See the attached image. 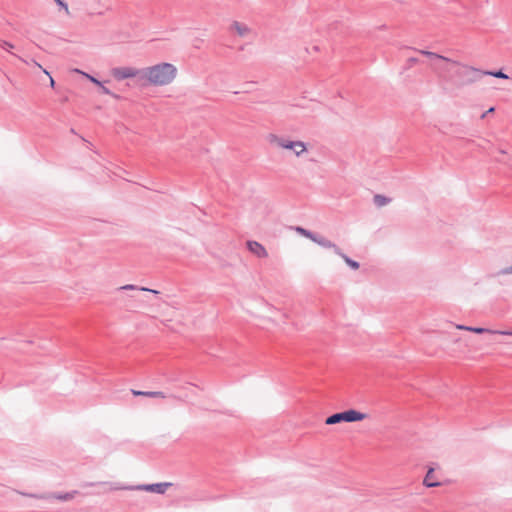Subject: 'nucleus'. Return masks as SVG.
I'll return each instance as SVG.
<instances>
[{"label":"nucleus","instance_id":"nucleus-5","mask_svg":"<svg viewBox=\"0 0 512 512\" xmlns=\"http://www.w3.org/2000/svg\"><path fill=\"white\" fill-rule=\"evenodd\" d=\"M367 418L365 413L350 409L340 413L332 414L327 417L325 423L327 425H334L340 422H355L362 421Z\"/></svg>","mask_w":512,"mask_h":512},{"label":"nucleus","instance_id":"nucleus-31","mask_svg":"<svg viewBox=\"0 0 512 512\" xmlns=\"http://www.w3.org/2000/svg\"><path fill=\"white\" fill-rule=\"evenodd\" d=\"M19 59H20L22 62H24V63H28L25 59H23V58H21V57H19Z\"/></svg>","mask_w":512,"mask_h":512},{"label":"nucleus","instance_id":"nucleus-12","mask_svg":"<svg viewBox=\"0 0 512 512\" xmlns=\"http://www.w3.org/2000/svg\"><path fill=\"white\" fill-rule=\"evenodd\" d=\"M133 395L135 396H145L151 398H165L166 395L161 391H138L132 390Z\"/></svg>","mask_w":512,"mask_h":512},{"label":"nucleus","instance_id":"nucleus-4","mask_svg":"<svg viewBox=\"0 0 512 512\" xmlns=\"http://www.w3.org/2000/svg\"><path fill=\"white\" fill-rule=\"evenodd\" d=\"M267 141L270 145L291 151L296 157H301L307 152V145L300 140H290L277 134H269Z\"/></svg>","mask_w":512,"mask_h":512},{"label":"nucleus","instance_id":"nucleus-2","mask_svg":"<svg viewBox=\"0 0 512 512\" xmlns=\"http://www.w3.org/2000/svg\"><path fill=\"white\" fill-rule=\"evenodd\" d=\"M177 76L175 65L167 62L159 63L143 68L142 79L154 86H166L174 81Z\"/></svg>","mask_w":512,"mask_h":512},{"label":"nucleus","instance_id":"nucleus-9","mask_svg":"<svg viewBox=\"0 0 512 512\" xmlns=\"http://www.w3.org/2000/svg\"><path fill=\"white\" fill-rule=\"evenodd\" d=\"M247 249L258 258H266L268 256L265 247L257 241H247Z\"/></svg>","mask_w":512,"mask_h":512},{"label":"nucleus","instance_id":"nucleus-28","mask_svg":"<svg viewBox=\"0 0 512 512\" xmlns=\"http://www.w3.org/2000/svg\"><path fill=\"white\" fill-rule=\"evenodd\" d=\"M43 72H44L46 75H48V76H49V78H50V85H51V87H54L55 82H54V79L50 76L49 72H48L46 69H43Z\"/></svg>","mask_w":512,"mask_h":512},{"label":"nucleus","instance_id":"nucleus-18","mask_svg":"<svg viewBox=\"0 0 512 512\" xmlns=\"http://www.w3.org/2000/svg\"><path fill=\"white\" fill-rule=\"evenodd\" d=\"M483 73L484 76L489 75L496 78L508 79V75L503 73L502 71H483Z\"/></svg>","mask_w":512,"mask_h":512},{"label":"nucleus","instance_id":"nucleus-17","mask_svg":"<svg viewBox=\"0 0 512 512\" xmlns=\"http://www.w3.org/2000/svg\"><path fill=\"white\" fill-rule=\"evenodd\" d=\"M344 261L345 263L350 267L352 268L353 270H357L359 268V263L351 258H349L347 255H345L343 252H342V255H339Z\"/></svg>","mask_w":512,"mask_h":512},{"label":"nucleus","instance_id":"nucleus-3","mask_svg":"<svg viewBox=\"0 0 512 512\" xmlns=\"http://www.w3.org/2000/svg\"><path fill=\"white\" fill-rule=\"evenodd\" d=\"M89 486L94 485H106L109 487V490H129V491H146L157 494H164L167 489L172 486L170 482H162V483H153V484H139V485H121L119 483L113 482H98V483H89Z\"/></svg>","mask_w":512,"mask_h":512},{"label":"nucleus","instance_id":"nucleus-7","mask_svg":"<svg viewBox=\"0 0 512 512\" xmlns=\"http://www.w3.org/2000/svg\"><path fill=\"white\" fill-rule=\"evenodd\" d=\"M78 494V491H70L66 493H47V494H25L28 497L37 499H56L59 501H70Z\"/></svg>","mask_w":512,"mask_h":512},{"label":"nucleus","instance_id":"nucleus-10","mask_svg":"<svg viewBox=\"0 0 512 512\" xmlns=\"http://www.w3.org/2000/svg\"><path fill=\"white\" fill-rule=\"evenodd\" d=\"M313 242L323 248L333 249L337 255H342L341 249L336 244H334L332 241H330L329 239H327L325 237H322V236H319L318 234H316Z\"/></svg>","mask_w":512,"mask_h":512},{"label":"nucleus","instance_id":"nucleus-25","mask_svg":"<svg viewBox=\"0 0 512 512\" xmlns=\"http://www.w3.org/2000/svg\"><path fill=\"white\" fill-rule=\"evenodd\" d=\"M497 334L499 335H507V336H512V330H501V331H496Z\"/></svg>","mask_w":512,"mask_h":512},{"label":"nucleus","instance_id":"nucleus-14","mask_svg":"<svg viewBox=\"0 0 512 512\" xmlns=\"http://www.w3.org/2000/svg\"><path fill=\"white\" fill-rule=\"evenodd\" d=\"M418 52L422 55H425L427 56L428 58H431V59H438V60H443V61H446L447 63L450 61V58H447L445 56H442V55H439L437 53H434V52H431V51H427V50H418Z\"/></svg>","mask_w":512,"mask_h":512},{"label":"nucleus","instance_id":"nucleus-29","mask_svg":"<svg viewBox=\"0 0 512 512\" xmlns=\"http://www.w3.org/2000/svg\"><path fill=\"white\" fill-rule=\"evenodd\" d=\"M417 62H418V59H417V58H413V57H412V58H409V59H408V63H409L410 65L416 64Z\"/></svg>","mask_w":512,"mask_h":512},{"label":"nucleus","instance_id":"nucleus-6","mask_svg":"<svg viewBox=\"0 0 512 512\" xmlns=\"http://www.w3.org/2000/svg\"><path fill=\"white\" fill-rule=\"evenodd\" d=\"M143 69H136L133 67H116L111 70L112 76L118 80H124L133 77L142 79Z\"/></svg>","mask_w":512,"mask_h":512},{"label":"nucleus","instance_id":"nucleus-30","mask_svg":"<svg viewBox=\"0 0 512 512\" xmlns=\"http://www.w3.org/2000/svg\"><path fill=\"white\" fill-rule=\"evenodd\" d=\"M31 62L33 63V65H35V66H37L38 68H40V69H42V70H43L42 66H41L37 61L32 60Z\"/></svg>","mask_w":512,"mask_h":512},{"label":"nucleus","instance_id":"nucleus-24","mask_svg":"<svg viewBox=\"0 0 512 512\" xmlns=\"http://www.w3.org/2000/svg\"><path fill=\"white\" fill-rule=\"evenodd\" d=\"M61 8L65 9L66 12H68V6L67 4L62 0H54Z\"/></svg>","mask_w":512,"mask_h":512},{"label":"nucleus","instance_id":"nucleus-1","mask_svg":"<svg viewBox=\"0 0 512 512\" xmlns=\"http://www.w3.org/2000/svg\"><path fill=\"white\" fill-rule=\"evenodd\" d=\"M448 63L450 64V68H442V71L449 73L447 81L451 82L458 88L472 85L480 81L484 76L483 70L475 67L452 59H450Z\"/></svg>","mask_w":512,"mask_h":512},{"label":"nucleus","instance_id":"nucleus-11","mask_svg":"<svg viewBox=\"0 0 512 512\" xmlns=\"http://www.w3.org/2000/svg\"><path fill=\"white\" fill-rule=\"evenodd\" d=\"M433 478H434V469L430 468L427 471L426 476L423 480V485L428 488L440 486L441 483L439 481H434Z\"/></svg>","mask_w":512,"mask_h":512},{"label":"nucleus","instance_id":"nucleus-27","mask_svg":"<svg viewBox=\"0 0 512 512\" xmlns=\"http://www.w3.org/2000/svg\"><path fill=\"white\" fill-rule=\"evenodd\" d=\"M456 328L459 329V330L469 331V329H471V326H465V325L457 324Z\"/></svg>","mask_w":512,"mask_h":512},{"label":"nucleus","instance_id":"nucleus-15","mask_svg":"<svg viewBox=\"0 0 512 512\" xmlns=\"http://www.w3.org/2000/svg\"><path fill=\"white\" fill-rule=\"evenodd\" d=\"M119 289L120 290H141V291L151 292L153 294H159V291H157V290L149 289L146 287H138L133 284H127V285L121 286Z\"/></svg>","mask_w":512,"mask_h":512},{"label":"nucleus","instance_id":"nucleus-16","mask_svg":"<svg viewBox=\"0 0 512 512\" xmlns=\"http://www.w3.org/2000/svg\"><path fill=\"white\" fill-rule=\"evenodd\" d=\"M295 231H296L299 235H301V236H303V237H306V238L310 239L311 241H313V240H314V237H315V235H316L315 233L311 232L310 230H307V229H305V228H303V227H300V226H297V227L295 228Z\"/></svg>","mask_w":512,"mask_h":512},{"label":"nucleus","instance_id":"nucleus-13","mask_svg":"<svg viewBox=\"0 0 512 512\" xmlns=\"http://www.w3.org/2000/svg\"><path fill=\"white\" fill-rule=\"evenodd\" d=\"M373 202H374V204L377 207H383V206H386L387 204H389L391 202V198H388V197H386L384 195H381V194H376L373 197Z\"/></svg>","mask_w":512,"mask_h":512},{"label":"nucleus","instance_id":"nucleus-21","mask_svg":"<svg viewBox=\"0 0 512 512\" xmlns=\"http://www.w3.org/2000/svg\"><path fill=\"white\" fill-rule=\"evenodd\" d=\"M99 87H100V89H101L102 93H104V94H106V95H110V96H112V97H113V98H115V99H119V98H120V97H119V95H117V94L113 93L110 89H108L107 87H105L103 84H102V86H99Z\"/></svg>","mask_w":512,"mask_h":512},{"label":"nucleus","instance_id":"nucleus-26","mask_svg":"<svg viewBox=\"0 0 512 512\" xmlns=\"http://www.w3.org/2000/svg\"><path fill=\"white\" fill-rule=\"evenodd\" d=\"M494 111H495V108H494V107L489 108L486 112H484V113L481 115V119H484L488 114L493 113Z\"/></svg>","mask_w":512,"mask_h":512},{"label":"nucleus","instance_id":"nucleus-19","mask_svg":"<svg viewBox=\"0 0 512 512\" xmlns=\"http://www.w3.org/2000/svg\"><path fill=\"white\" fill-rule=\"evenodd\" d=\"M470 332H473V333H477V334H482V333H491V334H497V330H491V329H487V328H481V327H471V329H469Z\"/></svg>","mask_w":512,"mask_h":512},{"label":"nucleus","instance_id":"nucleus-22","mask_svg":"<svg viewBox=\"0 0 512 512\" xmlns=\"http://www.w3.org/2000/svg\"><path fill=\"white\" fill-rule=\"evenodd\" d=\"M0 47L7 50V51H10L11 49L14 48V45L8 41H5V40H1L0 39Z\"/></svg>","mask_w":512,"mask_h":512},{"label":"nucleus","instance_id":"nucleus-20","mask_svg":"<svg viewBox=\"0 0 512 512\" xmlns=\"http://www.w3.org/2000/svg\"><path fill=\"white\" fill-rule=\"evenodd\" d=\"M75 72L82 74L87 79H89L92 83L96 84L97 86H102V82L99 81L98 79H96L95 77H93V76H91V75H89V74H87V73H85V72H83V71H81L79 69H75Z\"/></svg>","mask_w":512,"mask_h":512},{"label":"nucleus","instance_id":"nucleus-8","mask_svg":"<svg viewBox=\"0 0 512 512\" xmlns=\"http://www.w3.org/2000/svg\"><path fill=\"white\" fill-rule=\"evenodd\" d=\"M230 30L242 38H247L252 34V29L247 24L238 21L231 24Z\"/></svg>","mask_w":512,"mask_h":512},{"label":"nucleus","instance_id":"nucleus-23","mask_svg":"<svg viewBox=\"0 0 512 512\" xmlns=\"http://www.w3.org/2000/svg\"><path fill=\"white\" fill-rule=\"evenodd\" d=\"M508 274H512V265L509 266V267H505L501 270H499L496 275L497 276H500V275H508Z\"/></svg>","mask_w":512,"mask_h":512}]
</instances>
